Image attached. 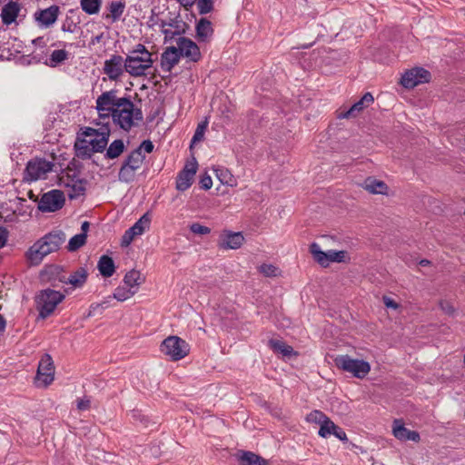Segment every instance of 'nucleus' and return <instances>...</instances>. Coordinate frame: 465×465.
<instances>
[{
	"instance_id": "nucleus-1",
	"label": "nucleus",
	"mask_w": 465,
	"mask_h": 465,
	"mask_svg": "<svg viewBox=\"0 0 465 465\" xmlns=\"http://www.w3.org/2000/svg\"><path fill=\"white\" fill-rule=\"evenodd\" d=\"M65 233L62 231L52 232L36 242L26 252V258L32 265H38L44 257L56 252L65 242Z\"/></svg>"
},
{
	"instance_id": "nucleus-2",
	"label": "nucleus",
	"mask_w": 465,
	"mask_h": 465,
	"mask_svg": "<svg viewBox=\"0 0 465 465\" xmlns=\"http://www.w3.org/2000/svg\"><path fill=\"white\" fill-rule=\"evenodd\" d=\"M111 116L114 123L125 132L139 125L143 119L142 110L136 108L129 97H122V102L114 107Z\"/></svg>"
},
{
	"instance_id": "nucleus-3",
	"label": "nucleus",
	"mask_w": 465,
	"mask_h": 465,
	"mask_svg": "<svg viewBox=\"0 0 465 465\" xmlns=\"http://www.w3.org/2000/svg\"><path fill=\"white\" fill-rule=\"evenodd\" d=\"M153 60L152 53L145 45L138 44L129 52L124 59V70L133 77L144 76L152 68Z\"/></svg>"
},
{
	"instance_id": "nucleus-4",
	"label": "nucleus",
	"mask_w": 465,
	"mask_h": 465,
	"mask_svg": "<svg viewBox=\"0 0 465 465\" xmlns=\"http://www.w3.org/2000/svg\"><path fill=\"white\" fill-rule=\"evenodd\" d=\"M64 299V295L58 291L49 288L40 291L35 296V304L39 317L42 319L49 317Z\"/></svg>"
},
{
	"instance_id": "nucleus-5",
	"label": "nucleus",
	"mask_w": 465,
	"mask_h": 465,
	"mask_svg": "<svg viewBox=\"0 0 465 465\" xmlns=\"http://www.w3.org/2000/svg\"><path fill=\"white\" fill-rule=\"evenodd\" d=\"M145 159L140 149L133 150L124 159L118 173L120 182L130 183L134 181L135 172L139 170Z\"/></svg>"
},
{
	"instance_id": "nucleus-6",
	"label": "nucleus",
	"mask_w": 465,
	"mask_h": 465,
	"mask_svg": "<svg viewBox=\"0 0 465 465\" xmlns=\"http://www.w3.org/2000/svg\"><path fill=\"white\" fill-rule=\"evenodd\" d=\"M160 350L172 361H176L189 354L190 345L182 338L172 335L162 341Z\"/></svg>"
},
{
	"instance_id": "nucleus-7",
	"label": "nucleus",
	"mask_w": 465,
	"mask_h": 465,
	"mask_svg": "<svg viewBox=\"0 0 465 465\" xmlns=\"http://www.w3.org/2000/svg\"><path fill=\"white\" fill-rule=\"evenodd\" d=\"M335 365L358 379H363L371 371V365L363 360L352 359L349 355H340L334 359Z\"/></svg>"
},
{
	"instance_id": "nucleus-8",
	"label": "nucleus",
	"mask_w": 465,
	"mask_h": 465,
	"mask_svg": "<svg viewBox=\"0 0 465 465\" xmlns=\"http://www.w3.org/2000/svg\"><path fill=\"white\" fill-rule=\"evenodd\" d=\"M54 163L44 158L35 157L30 160L25 167L24 179L34 182L39 179H45L46 174L53 170Z\"/></svg>"
},
{
	"instance_id": "nucleus-9",
	"label": "nucleus",
	"mask_w": 465,
	"mask_h": 465,
	"mask_svg": "<svg viewBox=\"0 0 465 465\" xmlns=\"http://www.w3.org/2000/svg\"><path fill=\"white\" fill-rule=\"evenodd\" d=\"M64 194L60 190H51L44 193L39 202L38 209L43 213H53L63 208L64 205Z\"/></svg>"
},
{
	"instance_id": "nucleus-10",
	"label": "nucleus",
	"mask_w": 465,
	"mask_h": 465,
	"mask_svg": "<svg viewBox=\"0 0 465 465\" xmlns=\"http://www.w3.org/2000/svg\"><path fill=\"white\" fill-rule=\"evenodd\" d=\"M116 90L104 92L96 99V110L100 112L101 116H109L113 114L114 107H117L122 102V97H117Z\"/></svg>"
},
{
	"instance_id": "nucleus-11",
	"label": "nucleus",
	"mask_w": 465,
	"mask_h": 465,
	"mask_svg": "<svg viewBox=\"0 0 465 465\" xmlns=\"http://www.w3.org/2000/svg\"><path fill=\"white\" fill-rule=\"evenodd\" d=\"M430 80V73L422 68L415 67L407 72L401 76V84L407 89H411L418 84L429 83Z\"/></svg>"
},
{
	"instance_id": "nucleus-12",
	"label": "nucleus",
	"mask_w": 465,
	"mask_h": 465,
	"mask_svg": "<svg viewBox=\"0 0 465 465\" xmlns=\"http://www.w3.org/2000/svg\"><path fill=\"white\" fill-rule=\"evenodd\" d=\"M176 45L181 57H184L193 63H197L201 60L202 54L200 48L192 39L180 36L176 40Z\"/></svg>"
},
{
	"instance_id": "nucleus-13",
	"label": "nucleus",
	"mask_w": 465,
	"mask_h": 465,
	"mask_svg": "<svg viewBox=\"0 0 465 465\" xmlns=\"http://www.w3.org/2000/svg\"><path fill=\"white\" fill-rule=\"evenodd\" d=\"M54 366L53 360L50 355L45 354L39 361L36 381L43 384L44 387H47L54 381Z\"/></svg>"
},
{
	"instance_id": "nucleus-14",
	"label": "nucleus",
	"mask_w": 465,
	"mask_h": 465,
	"mask_svg": "<svg viewBox=\"0 0 465 465\" xmlns=\"http://www.w3.org/2000/svg\"><path fill=\"white\" fill-rule=\"evenodd\" d=\"M198 163L195 159L187 163L176 177V189L181 192L186 191L193 183V177L197 172Z\"/></svg>"
},
{
	"instance_id": "nucleus-15",
	"label": "nucleus",
	"mask_w": 465,
	"mask_h": 465,
	"mask_svg": "<svg viewBox=\"0 0 465 465\" xmlns=\"http://www.w3.org/2000/svg\"><path fill=\"white\" fill-rule=\"evenodd\" d=\"M103 70L111 81H116L125 71L124 59L119 54H113L104 61Z\"/></svg>"
},
{
	"instance_id": "nucleus-16",
	"label": "nucleus",
	"mask_w": 465,
	"mask_h": 465,
	"mask_svg": "<svg viewBox=\"0 0 465 465\" xmlns=\"http://www.w3.org/2000/svg\"><path fill=\"white\" fill-rule=\"evenodd\" d=\"M244 242V236L242 232H233L231 231H223L221 234V240L218 243L219 248L223 250L239 249Z\"/></svg>"
},
{
	"instance_id": "nucleus-17",
	"label": "nucleus",
	"mask_w": 465,
	"mask_h": 465,
	"mask_svg": "<svg viewBox=\"0 0 465 465\" xmlns=\"http://www.w3.org/2000/svg\"><path fill=\"white\" fill-rule=\"evenodd\" d=\"M60 14V7L53 5L48 8L39 10L35 14V20L44 27H49L54 25Z\"/></svg>"
},
{
	"instance_id": "nucleus-18",
	"label": "nucleus",
	"mask_w": 465,
	"mask_h": 465,
	"mask_svg": "<svg viewBox=\"0 0 465 465\" xmlns=\"http://www.w3.org/2000/svg\"><path fill=\"white\" fill-rule=\"evenodd\" d=\"M181 55L176 46H168L161 54V68L166 73H171L172 69L179 64Z\"/></svg>"
},
{
	"instance_id": "nucleus-19",
	"label": "nucleus",
	"mask_w": 465,
	"mask_h": 465,
	"mask_svg": "<svg viewBox=\"0 0 465 465\" xmlns=\"http://www.w3.org/2000/svg\"><path fill=\"white\" fill-rule=\"evenodd\" d=\"M392 432L394 437L401 440L418 442L420 439L417 431L407 429L400 420L393 421Z\"/></svg>"
},
{
	"instance_id": "nucleus-20",
	"label": "nucleus",
	"mask_w": 465,
	"mask_h": 465,
	"mask_svg": "<svg viewBox=\"0 0 465 465\" xmlns=\"http://www.w3.org/2000/svg\"><path fill=\"white\" fill-rule=\"evenodd\" d=\"M89 272L85 266L77 267L74 270L66 279H62L61 282L72 285L74 288H82L88 278Z\"/></svg>"
},
{
	"instance_id": "nucleus-21",
	"label": "nucleus",
	"mask_w": 465,
	"mask_h": 465,
	"mask_svg": "<svg viewBox=\"0 0 465 465\" xmlns=\"http://www.w3.org/2000/svg\"><path fill=\"white\" fill-rule=\"evenodd\" d=\"M374 101L373 95L371 93H366L356 103H354L351 107L341 113L339 118H351L355 117L357 114L361 112L364 108L368 107Z\"/></svg>"
},
{
	"instance_id": "nucleus-22",
	"label": "nucleus",
	"mask_w": 465,
	"mask_h": 465,
	"mask_svg": "<svg viewBox=\"0 0 465 465\" xmlns=\"http://www.w3.org/2000/svg\"><path fill=\"white\" fill-rule=\"evenodd\" d=\"M81 22V13L78 9H69L63 21L61 30L64 33H74Z\"/></svg>"
},
{
	"instance_id": "nucleus-23",
	"label": "nucleus",
	"mask_w": 465,
	"mask_h": 465,
	"mask_svg": "<svg viewBox=\"0 0 465 465\" xmlns=\"http://www.w3.org/2000/svg\"><path fill=\"white\" fill-rule=\"evenodd\" d=\"M236 458L240 465H269L267 460L249 450H239Z\"/></svg>"
},
{
	"instance_id": "nucleus-24",
	"label": "nucleus",
	"mask_w": 465,
	"mask_h": 465,
	"mask_svg": "<svg viewBox=\"0 0 465 465\" xmlns=\"http://www.w3.org/2000/svg\"><path fill=\"white\" fill-rule=\"evenodd\" d=\"M21 10V5L15 1H10L5 4L1 12L2 22L5 25H10L15 22L18 14Z\"/></svg>"
},
{
	"instance_id": "nucleus-25",
	"label": "nucleus",
	"mask_w": 465,
	"mask_h": 465,
	"mask_svg": "<svg viewBox=\"0 0 465 465\" xmlns=\"http://www.w3.org/2000/svg\"><path fill=\"white\" fill-rule=\"evenodd\" d=\"M196 38L199 42H208L213 35V24L207 18H201L195 25Z\"/></svg>"
},
{
	"instance_id": "nucleus-26",
	"label": "nucleus",
	"mask_w": 465,
	"mask_h": 465,
	"mask_svg": "<svg viewBox=\"0 0 465 465\" xmlns=\"http://www.w3.org/2000/svg\"><path fill=\"white\" fill-rule=\"evenodd\" d=\"M110 137V129L107 126L101 128V133L98 136L88 140L90 147L94 153H103L108 144Z\"/></svg>"
},
{
	"instance_id": "nucleus-27",
	"label": "nucleus",
	"mask_w": 465,
	"mask_h": 465,
	"mask_svg": "<svg viewBox=\"0 0 465 465\" xmlns=\"http://www.w3.org/2000/svg\"><path fill=\"white\" fill-rule=\"evenodd\" d=\"M90 147L92 146L88 143V139L81 137V135L76 136L74 148L78 158L82 160L90 159L94 153Z\"/></svg>"
},
{
	"instance_id": "nucleus-28",
	"label": "nucleus",
	"mask_w": 465,
	"mask_h": 465,
	"mask_svg": "<svg viewBox=\"0 0 465 465\" xmlns=\"http://www.w3.org/2000/svg\"><path fill=\"white\" fill-rule=\"evenodd\" d=\"M268 345L275 353L282 354L284 357H291L294 354L293 348L282 340L271 339Z\"/></svg>"
},
{
	"instance_id": "nucleus-29",
	"label": "nucleus",
	"mask_w": 465,
	"mask_h": 465,
	"mask_svg": "<svg viewBox=\"0 0 465 465\" xmlns=\"http://www.w3.org/2000/svg\"><path fill=\"white\" fill-rule=\"evenodd\" d=\"M125 9L124 0L112 1L108 5L109 15L105 16L107 19H111L113 23L120 20Z\"/></svg>"
},
{
	"instance_id": "nucleus-30",
	"label": "nucleus",
	"mask_w": 465,
	"mask_h": 465,
	"mask_svg": "<svg viewBox=\"0 0 465 465\" xmlns=\"http://www.w3.org/2000/svg\"><path fill=\"white\" fill-rule=\"evenodd\" d=\"M97 268L104 277H111L115 272L114 262L108 255H103L100 257Z\"/></svg>"
},
{
	"instance_id": "nucleus-31",
	"label": "nucleus",
	"mask_w": 465,
	"mask_h": 465,
	"mask_svg": "<svg viewBox=\"0 0 465 465\" xmlns=\"http://www.w3.org/2000/svg\"><path fill=\"white\" fill-rule=\"evenodd\" d=\"M363 187L365 190L371 193H386V191L388 189L387 184L381 180H377L371 177H368L365 179L363 183Z\"/></svg>"
},
{
	"instance_id": "nucleus-32",
	"label": "nucleus",
	"mask_w": 465,
	"mask_h": 465,
	"mask_svg": "<svg viewBox=\"0 0 465 465\" xmlns=\"http://www.w3.org/2000/svg\"><path fill=\"white\" fill-rule=\"evenodd\" d=\"M144 282L141 272L136 270H131L124 277V283L132 290H138V287Z\"/></svg>"
},
{
	"instance_id": "nucleus-33",
	"label": "nucleus",
	"mask_w": 465,
	"mask_h": 465,
	"mask_svg": "<svg viewBox=\"0 0 465 465\" xmlns=\"http://www.w3.org/2000/svg\"><path fill=\"white\" fill-rule=\"evenodd\" d=\"M125 150L124 143L122 139H117L113 141L108 148L106 149V153L104 157L106 159H115L118 158Z\"/></svg>"
},
{
	"instance_id": "nucleus-34",
	"label": "nucleus",
	"mask_w": 465,
	"mask_h": 465,
	"mask_svg": "<svg viewBox=\"0 0 465 465\" xmlns=\"http://www.w3.org/2000/svg\"><path fill=\"white\" fill-rule=\"evenodd\" d=\"M69 58V53L64 49H57L51 53L45 64L49 67H56Z\"/></svg>"
},
{
	"instance_id": "nucleus-35",
	"label": "nucleus",
	"mask_w": 465,
	"mask_h": 465,
	"mask_svg": "<svg viewBox=\"0 0 465 465\" xmlns=\"http://www.w3.org/2000/svg\"><path fill=\"white\" fill-rule=\"evenodd\" d=\"M151 223V217L148 213H145L141 218L130 227L132 232H134L136 236L142 235L146 229L149 228Z\"/></svg>"
},
{
	"instance_id": "nucleus-36",
	"label": "nucleus",
	"mask_w": 465,
	"mask_h": 465,
	"mask_svg": "<svg viewBox=\"0 0 465 465\" xmlns=\"http://www.w3.org/2000/svg\"><path fill=\"white\" fill-rule=\"evenodd\" d=\"M310 252L319 264L322 267H328L327 252L322 251L318 243L312 242L310 245Z\"/></svg>"
},
{
	"instance_id": "nucleus-37",
	"label": "nucleus",
	"mask_w": 465,
	"mask_h": 465,
	"mask_svg": "<svg viewBox=\"0 0 465 465\" xmlns=\"http://www.w3.org/2000/svg\"><path fill=\"white\" fill-rule=\"evenodd\" d=\"M102 0H80L82 10L87 15H96L102 6Z\"/></svg>"
},
{
	"instance_id": "nucleus-38",
	"label": "nucleus",
	"mask_w": 465,
	"mask_h": 465,
	"mask_svg": "<svg viewBox=\"0 0 465 465\" xmlns=\"http://www.w3.org/2000/svg\"><path fill=\"white\" fill-rule=\"evenodd\" d=\"M85 184L86 180L84 179H78L77 181L74 182L71 185V191L68 193L69 198L75 199L81 195H84L86 190Z\"/></svg>"
},
{
	"instance_id": "nucleus-39",
	"label": "nucleus",
	"mask_w": 465,
	"mask_h": 465,
	"mask_svg": "<svg viewBox=\"0 0 465 465\" xmlns=\"http://www.w3.org/2000/svg\"><path fill=\"white\" fill-rule=\"evenodd\" d=\"M135 293H136V290H132L125 285V287L118 286L114 290L113 296L114 299H116L119 302H124L127 299L134 296Z\"/></svg>"
},
{
	"instance_id": "nucleus-40",
	"label": "nucleus",
	"mask_w": 465,
	"mask_h": 465,
	"mask_svg": "<svg viewBox=\"0 0 465 465\" xmlns=\"http://www.w3.org/2000/svg\"><path fill=\"white\" fill-rule=\"evenodd\" d=\"M87 234L78 233L73 236L68 242L67 249L69 252H74L85 244Z\"/></svg>"
},
{
	"instance_id": "nucleus-41",
	"label": "nucleus",
	"mask_w": 465,
	"mask_h": 465,
	"mask_svg": "<svg viewBox=\"0 0 465 465\" xmlns=\"http://www.w3.org/2000/svg\"><path fill=\"white\" fill-rule=\"evenodd\" d=\"M320 426L318 434L322 438H327L332 435V431L335 429L336 424L328 417V419Z\"/></svg>"
},
{
	"instance_id": "nucleus-42",
	"label": "nucleus",
	"mask_w": 465,
	"mask_h": 465,
	"mask_svg": "<svg viewBox=\"0 0 465 465\" xmlns=\"http://www.w3.org/2000/svg\"><path fill=\"white\" fill-rule=\"evenodd\" d=\"M159 26L161 29H163L166 26L173 27L174 30H185L184 27L187 26L186 24L183 21L178 20L177 18L170 19L168 22L164 20H161Z\"/></svg>"
},
{
	"instance_id": "nucleus-43",
	"label": "nucleus",
	"mask_w": 465,
	"mask_h": 465,
	"mask_svg": "<svg viewBox=\"0 0 465 465\" xmlns=\"http://www.w3.org/2000/svg\"><path fill=\"white\" fill-rule=\"evenodd\" d=\"M346 255L345 251L330 250L327 252L328 265L331 262H341L344 261Z\"/></svg>"
},
{
	"instance_id": "nucleus-44",
	"label": "nucleus",
	"mask_w": 465,
	"mask_h": 465,
	"mask_svg": "<svg viewBox=\"0 0 465 465\" xmlns=\"http://www.w3.org/2000/svg\"><path fill=\"white\" fill-rule=\"evenodd\" d=\"M259 271L266 277H275L280 273V269L278 267L267 263L262 264Z\"/></svg>"
},
{
	"instance_id": "nucleus-45",
	"label": "nucleus",
	"mask_w": 465,
	"mask_h": 465,
	"mask_svg": "<svg viewBox=\"0 0 465 465\" xmlns=\"http://www.w3.org/2000/svg\"><path fill=\"white\" fill-rule=\"evenodd\" d=\"M207 125H208V122L207 121H204V122H202L200 123L198 125H197V128L194 132V134L192 138V141L191 143H195L197 142H200L203 139V135H204V132L207 128Z\"/></svg>"
},
{
	"instance_id": "nucleus-46",
	"label": "nucleus",
	"mask_w": 465,
	"mask_h": 465,
	"mask_svg": "<svg viewBox=\"0 0 465 465\" xmlns=\"http://www.w3.org/2000/svg\"><path fill=\"white\" fill-rule=\"evenodd\" d=\"M197 8L200 15H206L213 9V0H198Z\"/></svg>"
},
{
	"instance_id": "nucleus-47",
	"label": "nucleus",
	"mask_w": 465,
	"mask_h": 465,
	"mask_svg": "<svg viewBox=\"0 0 465 465\" xmlns=\"http://www.w3.org/2000/svg\"><path fill=\"white\" fill-rule=\"evenodd\" d=\"M327 419L328 417L321 411H313L307 417L308 421L315 422L320 425L323 423Z\"/></svg>"
},
{
	"instance_id": "nucleus-48",
	"label": "nucleus",
	"mask_w": 465,
	"mask_h": 465,
	"mask_svg": "<svg viewBox=\"0 0 465 465\" xmlns=\"http://www.w3.org/2000/svg\"><path fill=\"white\" fill-rule=\"evenodd\" d=\"M190 231L195 234L204 235L210 233L211 229L198 223H194L190 225Z\"/></svg>"
},
{
	"instance_id": "nucleus-49",
	"label": "nucleus",
	"mask_w": 465,
	"mask_h": 465,
	"mask_svg": "<svg viewBox=\"0 0 465 465\" xmlns=\"http://www.w3.org/2000/svg\"><path fill=\"white\" fill-rule=\"evenodd\" d=\"M136 235L134 234V232H132L131 229L129 228L128 230H126L124 233V235L122 236V240H121V245L123 247H127L131 244V242L134 241V237Z\"/></svg>"
},
{
	"instance_id": "nucleus-50",
	"label": "nucleus",
	"mask_w": 465,
	"mask_h": 465,
	"mask_svg": "<svg viewBox=\"0 0 465 465\" xmlns=\"http://www.w3.org/2000/svg\"><path fill=\"white\" fill-rule=\"evenodd\" d=\"M136 235L134 234V232H132L131 229L129 228L128 230H126L124 233V235L122 236V240H121V245L123 247H127L131 244V242L134 241V237Z\"/></svg>"
},
{
	"instance_id": "nucleus-51",
	"label": "nucleus",
	"mask_w": 465,
	"mask_h": 465,
	"mask_svg": "<svg viewBox=\"0 0 465 465\" xmlns=\"http://www.w3.org/2000/svg\"><path fill=\"white\" fill-rule=\"evenodd\" d=\"M100 133L101 129L97 130L92 127H84L81 133L77 134V135H81V137L87 139V137L98 136Z\"/></svg>"
},
{
	"instance_id": "nucleus-52",
	"label": "nucleus",
	"mask_w": 465,
	"mask_h": 465,
	"mask_svg": "<svg viewBox=\"0 0 465 465\" xmlns=\"http://www.w3.org/2000/svg\"><path fill=\"white\" fill-rule=\"evenodd\" d=\"M162 33L164 35V40L167 41V40L173 39L176 35H180L184 34L185 30H174V31H172L170 29H166L164 27L163 29H162Z\"/></svg>"
},
{
	"instance_id": "nucleus-53",
	"label": "nucleus",
	"mask_w": 465,
	"mask_h": 465,
	"mask_svg": "<svg viewBox=\"0 0 465 465\" xmlns=\"http://www.w3.org/2000/svg\"><path fill=\"white\" fill-rule=\"evenodd\" d=\"M200 187L203 190H209L213 186V181L211 176L208 174H204L201 177L199 181Z\"/></svg>"
},
{
	"instance_id": "nucleus-54",
	"label": "nucleus",
	"mask_w": 465,
	"mask_h": 465,
	"mask_svg": "<svg viewBox=\"0 0 465 465\" xmlns=\"http://www.w3.org/2000/svg\"><path fill=\"white\" fill-rule=\"evenodd\" d=\"M153 143L150 140H144L142 143L136 148L140 149V152L143 153V150L148 153H152L153 150Z\"/></svg>"
},
{
	"instance_id": "nucleus-55",
	"label": "nucleus",
	"mask_w": 465,
	"mask_h": 465,
	"mask_svg": "<svg viewBox=\"0 0 465 465\" xmlns=\"http://www.w3.org/2000/svg\"><path fill=\"white\" fill-rule=\"evenodd\" d=\"M332 435H334L336 438H338L341 441H344V442L348 441L346 432L337 425L332 431Z\"/></svg>"
},
{
	"instance_id": "nucleus-56",
	"label": "nucleus",
	"mask_w": 465,
	"mask_h": 465,
	"mask_svg": "<svg viewBox=\"0 0 465 465\" xmlns=\"http://www.w3.org/2000/svg\"><path fill=\"white\" fill-rule=\"evenodd\" d=\"M91 401L87 398L79 399L77 401V409L79 411H86L90 408Z\"/></svg>"
},
{
	"instance_id": "nucleus-57",
	"label": "nucleus",
	"mask_w": 465,
	"mask_h": 465,
	"mask_svg": "<svg viewBox=\"0 0 465 465\" xmlns=\"http://www.w3.org/2000/svg\"><path fill=\"white\" fill-rule=\"evenodd\" d=\"M7 239L8 231L5 227L0 226V249L5 245Z\"/></svg>"
},
{
	"instance_id": "nucleus-58",
	"label": "nucleus",
	"mask_w": 465,
	"mask_h": 465,
	"mask_svg": "<svg viewBox=\"0 0 465 465\" xmlns=\"http://www.w3.org/2000/svg\"><path fill=\"white\" fill-rule=\"evenodd\" d=\"M383 302L385 306L388 308L397 309L399 307V304L389 297H383Z\"/></svg>"
},
{
	"instance_id": "nucleus-59",
	"label": "nucleus",
	"mask_w": 465,
	"mask_h": 465,
	"mask_svg": "<svg viewBox=\"0 0 465 465\" xmlns=\"http://www.w3.org/2000/svg\"><path fill=\"white\" fill-rule=\"evenodd\" d=\"M185 8L192 7L196 0H177Z\"/></svg>"
},
{
	"instance_id": "nucleus-60",
	"label": "nucleus",
	"mask_w": 465,
	"mask_h": 465,
	"mask_svg": "<svg viewBox=\"0 0 465 465\" xmlns=\"http://www.w3.org/2000/svg\"><path fill=\"white\" fill-rule=\"evenodd\" d=\"M104 39V33H101L95 36H94L91 41H90V45H94L98 43H100L102 40Z\"/></svg>"
},
{
	"instance_id": "nucleus-61",
	"label": "nucleus",
	"mask_w": 465,
	"mask_h": 465,
	"mask_svg": "<svg viewBox=\"0 0 465 465\" xmlns=\"http://www.w3.org/2000/svg\"><path fill=\"white\" fill-rule=\"evenodd\" d=\"M101 307L99 303H93L90 305L88 316L94 314V312Z\"/></svg>"
},
{
	"instance_id": "nucleus-62",
	"label": "nucleus",
	"mask_w": 465,
	"mask_h": 465,
	"mask_svg": "<svg viewBox=\"0 0 465 465\" xmlns=\"http://www.w3.org/2000/svg\"><path fill=\"white\" fill-rule=\"evenodd\" d=\"M89 226H90V224H89V223H88V222H86V221H85V222H84V223H82V226H81V230H82V232H81V233H85V234H87V231H88V229H89Z\"/></svg>"
},
{
	"instance_id": "nucleus-63",
	"label": "nucleus",
	"mask_w": 465,
	"mask_h": 465,
	"mask_svg": "<svg viewBox=\"0 0 465 465\" xmlns=\"http://www.w3.org/2000/svg\"><path fill=\"white\" fill-rule=\"evenodd\" d=\"M6 322L4 316L0 315V332L5 329Z\"/></svg>"
},
{
	"instance_id": "nucleus-64",
	"label": "nucleus",
	"mask_w": 465,
	"mask_h": 465,
	"mask_svg": "<svg viewBox=\"0 0 465 465\" xmlns=\"http://www.w3.org/2000/svg\"><path fill=\"white\" fill-rule=\"evenodd\" d=\"M33 44L44 46L45 45L44 37H37V38L34 39Z\"/></svg>"
}]
</instances>
